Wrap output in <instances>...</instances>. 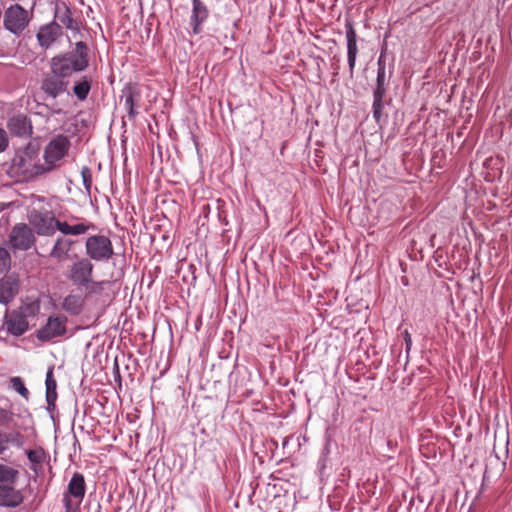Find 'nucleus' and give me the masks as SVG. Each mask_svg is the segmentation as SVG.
Instances as JSON below:
<instances>
[{"label":"nucleus","instance_id":"1","mask_svg":"<svg viewBox=\"0 0 512 512\" xmlns=\"http://www.w3.org/2000/svg\"><path fill=\"white\" fill-rule=\"evenodd\" d=\"M88 65V46L83 41L76 42L73 50L54 56L50 62L51 72L64 79L86 70Z\"/></svg>","mask_w":512,"mask_h":512},{"label":"nucleus","instance_id":"2","mask_svg":"<svg viewBox=\"0 0 512 512\" xmlns=\"http://www.w3.org/2000/svg\"><path fill=\"white\" fill-rule=\"evenodd\" d=\"M94 265L88 258H79L73 262L68 271V279L78 288H85L86 296L100 293L105 281H93Z\"/></svg>","mask_w":512,"mask_h":512},{"label":"nucleus","instance_id":"3","mask_svg":"<svg viewBox=\"0 0 512 512\" xmlns=\"http://www.w3.org/2000/svg\"><path fill=\"white\" fill-rule=\"evenodd\" d=\"M70 145L69 138L63 134L53 137L45 146L43 152L44 164L35 165L34 173L41 175L57 168L59 162L67 155Z\"/></svg>","mask_w":512,"mask_h":512},{"label":"nucleus","instance_id":"4","mask_svg":"<svg viewBox=\"0 0 512 512\" xmlns=\"http://www.w3.org/2000/svg\"><path fill=\"white\" fill-rule=\"evenodd\" d=\"M86 490L87 486L84 475L80 472H74L62 494L65 512H80Z\"/></svg>","mask_w":512,"mask_h":512},{"label":"nucleus","instance_id":"5","mask_svg":"<svg viewBox=\"0 0 512 512\" xmlns=\"http://www.w3.org/2000/svg\"><path fill=\"white\" fill-rule=\"evenodd\" d=\"M85 254L91 262L108 261L114 254L111 240L105 235H92L85 241Z\"/></svg>","mask_w":512,"mask_h":512},{"label":"nucleus","instance_id":"6","mask_svg":"<svg viewBox=\"0 0 512 512\" xmlns=\"http://www.w3.org/2000/svg\"><path fill=\"white\" fill-rule=\"evenodd\" d=\"M31 21V15L19 4L10 5L4 12V27L14 35H20Z\"/></svg>","mask_w":512,"mask_h":512},{"label":"nucleus","instance_id":"7","mask_svg":"<svg viewBox=\"0 0 512 512\" xmlns=\"http://www.w3.org/2000/svg\"><path fill=\"white\" fill-rule=\"evenodd\" d=\"M67 317L50 316L44 326L36 332V337L40 342H49L55 338L62 337L67 332Z\"/></svg>","mask_w":512,"mask_h":512},{"label":"nucleus","instance_id":"8","mask_svg":"<svg viewBox=\"0 0 512 512\" xmlns=\"http://www.w3.org/2000/svg\"><path fill=\"white\" fill-rule=\"evenodd\" d=\"M35 240L32 229L25 223L16 224L9 234V244L14 250L27 251Z\"/></svg>","mask_w":512,"mask_h":512},{"label":"nucleus","instance_id":"9","mask_svg":"<svg viewBox=\"0 0 512 512\" xmlns=\"http://www.w3.org/2000/svg\"><path fill=\"white\" fill-rule=\"evenodd\" d=\"M29 221L36 229L37 234L41 236L54 235L59 223L52 211H33L30 214Z\"/></svg>","mask_w":512,"mask_h":512},{"label":"nucleus","instance_id":"10","mask_svg":"<svg viewBox=\"0 0 512 512\" xmlns=\"http://www.w3.org/2000/svg\"><path fill=\"white\" fill-rule=\"evenodd\" d=\"M387 92L386 71H377L376 85L373 89L372 114L376 123H380L383 118L384 97Z\"/></svg>","mask_w":512,"mask_h":512},{"label":"nucleus","instance_id":"11","mask_svg":"<svg viewBox=\"0 0 512 512\" xmlns=\"http://www.w3.org/2000/svg\"><path fill=\"white\" fill-rule=\"evenodd\" d=\"M62 35V26L56 21H51L39 27L36 38L41 48L49 49Z\"/></svg>","mask_w":512,"mask_h":512},{"label":"nucleus","instance_id":"12","mask_svg":"<svg viewBox=\"0 0 512 512\" xmlns=\"http://www.w3.org/2000/svg\"><path fill=\"white\" fill-rule=\"evenodd\" d=\"M345 36L347 44V63L350 77L354 75L356 59L358 55L357 33L351 21L345 23Z\"/></svg>","mask_w":512,"mask_h":512},{"label":"nucleus","instance_id":"13","mask_svg":"<svg viewBox=\"0 0 512 512\" xmlns=\"http://www.w3.org/2000/svg\"><path fill=\"white\" fill-rule=\"evenodd\" d=\"M7 130L16 137L28 138L33 133L31 120L25 114H15L7 121Z\"/></svg>","mask_w":512,"mask_h":512},{"label":"nucleus","instance_id":"14","mask_svg":"<svg viewBox=\"0 0 512 512\" xmlns=\"http://www.w3.org/2000/svg\"><path fill=\"white\" fill-rule=\"evenodd\" d=\"M4 326L9 334L19 337L26 333L29 323L20 312L12 310L5 313Z\"/></svg>","mask_w":512,"mask_h":512},{"label":"nucleus","instance_id":"15","mask_svg":"<svg viewBox=\"0 0 512 512\" xmlns=\"http://www.w3.org/2000/svg\"><path fill=\"white\" fill-rule=\"evenodd\" d=\"M68 82L64 78L55 75H47L41 84L42 91L49 97L56 99L63 93L67 92Z\"/></svg>","mask_w":512,"mask_h":512},{"label":"nucleus","instance_id":"16","mask_svg":"<svg viewBox=\"0 0 512 512\" xmlns=\"http://www.w3.org/2000/svg\"><path fill=\"white\" fill-rule=\"evenodd\" d=\"M121 99H124V106L128 117L134 119L138 115L137 106L141 99V92L137 85L128 84L122 90Z\"/></svg>","mask_w":512,"mask_h":512},{"label":"nucleus","instance_id":"17","mask_svg":"<svg viewBox=\"0 0 512 512\" xmlns=\"http://www.w3.org/2000/svg\"><path fill=\"white\" fill-rule=\"evenodd\" d=\"M209 10L202 0H192L190 25L192 32L198 35L202 32V24L208 19Z\"/></svg>","mask_w":512,"mask_h":512},{"label":"nucleus","instance_id":"18","mask_svg":"<svg viewBox=\"0 0 512 512\" xmlns=\"http://www.w3.org/2000/svg\"><path fill=\"white\" fill-rule=\"evenodd\" d=\"M19 291V280L15 275H7L0 280V303L8 304Z\"/></svg>","mask_w":512,"mask_h":512},{"label":"nucleus","instance_id":"19","mask_svg":"<svg viewBox=\"0 0 512 512\" xmlns=\"http://www.w3.org/2000/svg\"><path fill=\"white\" fill-rule=\"evenodd\" d=\"M75 244V240L66 237H58L50 251V257L57 261L70 259V252Z\"/></svg>","mask_w":512,"mask_h":512},{"label":"nucleus","instance_id":"20","mask_svg":"<svg viewBox=\"0 0 512 512\" xmlns=\"http://www.w3.org/2000/svg\"><path fill=\"white\" fill-rule=\"evenodd\" d=\"M23 502V496L13 485H0V506L17 507Z\"/></svg>","mask_w":512,"mask_h":512},{"label":"nucleus","instance_id":"21","mask_svg":"<svg viewBox=\"0 0 512 512\" xmlns=\"http://www.w3.org/2000/svg\"><path fill=\"white\" fill-rule=\"evenodd\" d=\"M96 226L87 221H82L77 224L70 225L67 222L59 220L57 231H60L63 235L78 236L87 233L90 230H95Z\"/></svg>","mask_w":512,"mask_h":512},{"label":"nucleus","instance_id":"22","mask_svg":"<svg viewBox=\"0 0 512 512\" xmlns=\"http://www.w3.org/2000/svg\"><path fill=\"white\" fill-rule=\"evenodd\" d=\"M84 305L85 299L79 294H68L62 301V309L72 316L81 314Z\"/></svg>","mask_w":512,"mask_h":512},{"label":"nucleus","instance_id":"23","mask_svg":"<svg viewBox=\"0 0 512 512\" xmlns=\"http://www.w3.org/2000/svg\"><path fill=\"white\" fill-rule=\"evenodd\" d=\"M55 18L58 19L59 23L63 25L66 29L75 33L79 32V24L72 17V12L67 6H64L63 10L57 9L55 13Z\"/></svg>","mask_w":512,"mask_h":512},{"label":"nucleus","instance_id":"24","mask_svg":"<svg viewBox=\"0 0 512 512\" xmlns=\"http://www.w3.org/2000/svg\"><path fill=\"white\" fill-rule=\"evenodd\" d=\"M26 455L30 462V469L37 474L41 470L42 464L46 458L45 450L41 447L29 449L26 451Z\"/></svg>","mask_w":512,"mask_h":512},{"label":"nucleus","instance_id":"25","mask_svg":"<svg viewBox=\"0 0 512 512\" xmlns=\"http://www.w3.org/2000/svg\"><path fill=\"white\" fill-rule=\"evenodd\" d=\"M92 80L88 76H82L74 83L73 93L79 101H85L90 93Z\"/></svg>","mask_w":512,"mask_h":512},{"label":"nucleus","instance_id":"26","mask_svg":"<svg viewBox=\"0 0 512 512\" xmlns=\"http://www.w3.org/2000/svg\"><path fill=\"white\" fill-rule=\"evenodd\" d=\"M18 475L19 472L17 469L5 464H0V485H13Z\"/></svg>","mask_w":512,"mask_h":512},{"label":"nucleus","instance_id":"27","mask_svg":"<svg viewBox=\"0 0 512 512\" xmlns=\"http://www.w3.org/2000/svg\"><path fill=\"white\" fill-rule=\"evenodd\" d=\"M17 312H20L21 315L27 320L29 317H34L38 314L40 310L39 303L37 301L25 302L20 305L18 309H15Z\"/></svg>","mask_w":512,"mask_h":512},{"label":"nucleus","instance_id":"28","mask_svg":"<svg viewBox=\"0 0 512 512\" xmlns=\"http://www.w3.org/2000/svg\"><path fill=\"white\" fill-rule=\"evenodd\" d=\"M53 369V367H50L46 373V397H57V382L53 376Z\"/></svg>","mask_w":512,"mask_h":512},{"label":"nucleus","instance_id":"29","mask_svg":"<svg viewBox=\"0 0 512 512\" xmlns=\"http://www.w3.org/2000/svg\"><path fill=\"white\" fill-rule=\"evenodd\" d=\"M9 383H10V388H12L14 391L19 393L23 398H25L26 400L29 398L30 393H29L28 389L26 388L25 383L21 377H19V376L12 377L10 379Z\"/></svg>","mask_w":512,"mask_h":512},{"label":"nucleus","instance_id":"30","mask_svg":"<svg viewBox=\"0 0 512 512\" xmlns=\"http://www.w3.org/2000/svg\"><path fill=\"white\" fill-rule=\"evenodd\" d=\"M4 440L6 445L11 444L14 447L20 448L24 445V436L20 432L4 433Z\"/></svg>","mask_w":512,"mask_h":512},{"label":"nucleus","instance_id":"31","mask_svg":"<svg viewBox=\"0 0 512 512\" xmlns=\"http://www.w3.org/2000/svg\"><path fill=\"white\" fill-rule=\"evenodd\" d=\"M11 267V256L8 250L0 246V273L9 270Z\"/></svg>","mask_w":512,"mask_h":512},{"label":"nucleus","instance_id":"32","mask_svg":"<svg viewBox=\"0 0 512 512\" xmlns=\"http://www.w3.org/2000/svg\"><path fill=\"white\" fill-rule=\"evenodd\" d=\"M81 176H82V181H83V185H84L85 190L88 193H90V189H91V186H92L91 170L87 166H84L82 168V170H81Z\"/></svg>","mask_w":512,"mask_h":512},{"label":"nucleus","instance_id":"33","mask_svg":"<svg viewBox=\"0 0 512 512\" xmlns=\"http://www.w3.org/2000/svg\"><path fill=\"white\" fill-rule=\"evenodd\" d=\"M13 418L14 414L10 410L0 408V426L9 425L13 421Z\"/></svg>","mask_w":512,"mask_h":512},{"label":"nucleus","instance_id":"34","mask_svg":"<svg viewBox=\"0 0 512 512\" xmlns=\"http://www.w3.org/2000/svg\"><path fill=\"white\" fill-rule=\"evenodd\" d=\"M386 46L381 48L380 55L377 60V71H386Z\"/></svg>","mask_w":512,"mask_h":512},{"label":"nucleus","instance_id":"35","mask_svg":"<svg viewBox=\"0 0 512 512\" xmlns=\"http://www.w3.org/2000/svg\"><path fill=\"white\" fill-rule=\"evenodd\" d=\"M402 335H403V339H404V343H405V351L407 354H409L411 347H412L411 334L409 333L408 330H405V331H403Z\"/></svg>","mask_w":512,"mask_h":512},{"label":"nucleus","instance_id":"36","mask_svg":"<svg viewBox=\"0 0 512 512\" xmlns=\"http://www.w3.org/2000/svg\"><path fill=\"white\" fill-rule=\"evenodd\" d=\"M8 146V139L4 129L0 128V152H3Z\"/></svg>","mask_w":512,"mask_h":512},{"label":"nucleus","instance_id":"37","mask_svg":"<svg viewBox=\"0 0 512 512\" xmlns=\"http://www.w3.org/2000/svg\"><path fill=\"white\" fill-rule=\"evenodd\" d=\"M56 400H57V397H46V403H47V411L48 412H53L56 408Z\"/></svg>","mask_w":512,"mask_h":512},{"label":"nucleus","instance_id":"38","mask_svg":"<svg viewBox=\"0 0 512 512\" xmlns=\"http://www.w3.org/2000/svg\"><path fill=\"white\" fill-rule=\"evenodd\" d=\"M331 453L330 440L325 443L320 456L328 458Z\"/></svg>","mask_w":512,"mask_h":512},{"label":"nucleus","instance_id":"39","mask_svg":"<svg viewBox=\"0 0 512 512\" xmlns=\"http://www.w3.org/2000/svg\"><path fill=\"white\" fill-rule=\"evenodd\" d=\"M8 449L6 445V440H4V433L0 432V455L3 454Z\"/></svg>","mask_w":512,"mask_h":512},{"label":"nucleus","instance_id":"40","mask_svg":"<svg viewBox=\"0 0 512 512\" xmlns=\"http://www.w3.org/2000/svg\"><path fill=\"white\" fill-rule=\"evenodd\" d=\"M327 462H328V458L322 457V456L319 457L318 468H319L320 472H323V470L326 468Z\"/></svg>","mask_w":512,"mask_h":512},{"label":"nucleus","instance_id":"41","mask_svg":"<svg viewBox=\"0 0 512 512\" xmlns=\"http://www.w3.org/2000/svg\"><path fill=\"white\" fill-rule=\"evenodd\" d=\"M22 162H23V158H20L18 165L21 166Z\"/></svg>","mask_w":512,"mask_h":512},{"label":"nucleus","instance_id":"42","mask_svg":"<svg viewBox=\"0 0 512 512\" xmlns=\"http://www.w3.org/2000/svg\"><path fill=\"white\" fill-rule=\"evenodd\" d=\"M97 512H100V510H98Z\"/></svg>","mask_w":512,"mask_h":512}]
</instances>
